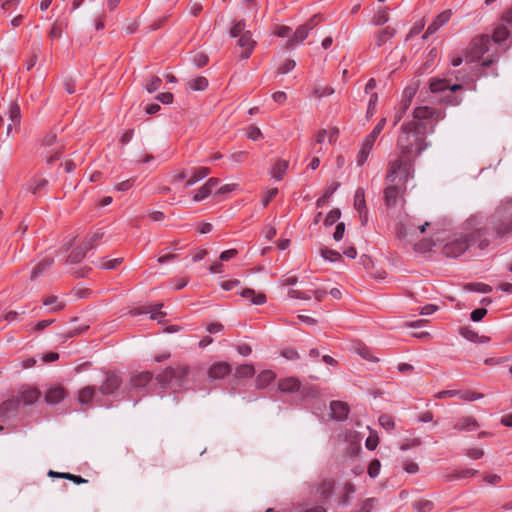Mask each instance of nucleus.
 I'll return each mask as SVG.
<instances>
[{
  "mask_svg": "<svg viewBox=\"0 0 512 512\" xmlns=\"http://www.w3.org/2000/svg\"><path fill=\"white\" fill-rule=\"evenodd\" d=\"M492 42L489 35L483 34L475 37L471 44L467 53V59L470 61H478L480 60L484 54L490 51Z\"/></svg>",
  "mask_w": 512,
  "mask_h": 512,
  "instance_id": "6",
  "label": "nucleus"
},
{
  "mask_svg": "<svg viewBox=\"0 0 512 512\" xmlns=\"http://www.w3.org/2000/svg\"><path fill=\"white\" fill-rule=\"evenodd\" d=\"M375 498H367L359 504L358 512H371L376 505Z\"/></svg>",
  "mask_w": 512,
  "mask_h": 512,
  "instance_id": "52",
  "label": "nucleus"
},
{
  "mask_svg": "<svg viewBox=\"0 0 512 512\" xmlns=\"http://www.w3.org/2000/svg\"><path fill=\"white\" fill-rule=\"evenodd\" d=\"M212 193L211 189L204 184L193 196V200L196 202L202 201Z\"/></svg>",
  "mask_w": 512,
  "mask_h": 512,
  "instance_id": "53",
  "label": "nucleus"
},
{
  "mask_svg": "<svg viewBox=\"0 0 512 512\" xmlns=\"http://www.w3.org/2000/svg\"><path fill=\"white\" fill-rule=\"evenodd\" d=\"M104 231L102 229H98L97 231L93 232L92 234L88 235L84 242L86 244H91V248L93 249L96 244L103 238Z\"/></svg>",
  "mask_w": 512,
  "mask_h": 512,
  "instance_id": "45",
  "label": "nucleus"
},
{
  "mask_svg": "<svg viewBox=\"0 0 512 512\" xmlns=\"http://www.w3.org/2000/svg\"><path fill=\"white\" fill-rule=\"evenodd\" d=\"M47 184H48V181L44 178H34L30 181V183L28 185V190L30 192H32L33 194H36Z\"/></svg>",
  "mask_w": 512,
  "mask_h": 512,
  "instance_id": "41",
  "label": "nucleus"
},
{
  "mask_svg": "<svg viewBox=\"0 0 512 512\" xmlns=\"http://www.w3.org/2000/svg\"><path fill=\"white\" fill-rule=\"evenodd\" d=\"M122 384L121 378L115 373H106L105 381L100 385L98 391L102 396L111 395L119 389Z\"/></svg>",
  "mask_w": 512,
  "mask_h": 512,
  "instance_id": "8",
  "label": "nucleus"
},
{
  "mask_svg": "<svg viewBox=\"0 0 512 512\" xmlns=\"http://www.w3.org/2000/svg\"><path fill=\"white\" fill-rule=\"evenodd\" d=\"M231 366L227 362L214 363L208 370L209 378L213 380L223 379L231 373Z\"/></svg>",
  "mask_w": 512,
  "mask_h": 512,
  "instance_id": "10",
  "label": "nucleus"
},
{
  "mask_svg": "<svg viewBox=\"0 0 512 512\" xmlns=\"http://www.w3.org/2000/svg\"><path fill=\"white\" fill-rule=\"evenodd\" d=\"M245 27L246 25L243 20L236 22L230 29V36L233 38L241 37V34L247 32V30H245Z\"/></svg>",
  "mask_w": 512,
  "mask_h": 512,
  "instance_id": "48",
  "label": "nucleus"
},
{
  "mask_svg": "<svg viewBox=\"0 0 512 512\" xmlns=\"http://www.w3.org/2000/svg\"><path fill=\"white\" fill-rule=\"evenodd\" d=\"M191 369L184 364H176L165 368L156 376V381L163 388L180 389L188 381Z\"/></svg>",
  "mask_w": 512,
  "mask_h": 512,
  "instance_id": "3",
  "label": "nucleus"
},
{
  "mask_svg": "<svg viewBox=\"0 0 512 512\" xmlns=\"http://www.w3.org/2000/svg\"><path fill=\"white\" fill-rule=\"evenodd\" d=\"M402 191V187L396 184L388 186L384 191V199L387 206L396 204L397 199Z\"/></svg>",
  "mask_w": 512,
  "mask_h": 512,
  "instance_id": "20",
  "label": "nucleus"
},
{
  "mask_svg": "<svg viewBox=\"0 0 512 512\" xmlns=\"http://www.w3.org/2000/svg\"><path fill=\"white\" fill-rule=\"evenodd\" d=\"M379 423L386 430H392L395 427L394 420L389 415H381L379 417Z\"/></svg>",
  "mask_w": 512,
  "mask_h": 512,
  "instance_id": "59",
  "label": "nucleus"
},
{
  "mask_svg": "<svg viewBox=\"0 0 512 512\" xmlns=\"http://www.w3.org/2000/svg\"><path fill=\"white\" fill-rule=\"evenodd\" d=\"M380 469H381L380 461L378 459H374L370 462V464L368 466V475L371 478H376L380 473Z\"/></svg>",
  "mask_w": 512,
  "mask_h": 512,
  "instance_id": "54",
  "label": "nucleus"
},
{
  "mask_svg": "<svg viewBox=\"0 0 512 512\" xmlns=\"http://www.w3.org/2000/svg\"><path fill=\"white\" fill-rule=\"evenodd\" d=\"M379 444V437L376 433L371 432L365 441V446L369 450H375Z\"/></svg>",
  "mask_w": 512,
  "mask_h": 512,
  "instance_id": "58",
  "label": "nucleus"
},
{
  "mask_svg": "<svg viewBox=\"0 0 512 512\" xmlns=\"http://www.w3.org/2000/svg\"><path fill=\"white\" fill-rule=\"evenodd\" d=\"M493 229L497 237L512 232V200L502 203L492 216Z\"/></svg>",
  "mask_w": 512,
  "mask_h": 512,
  "instance_id": "5",
  "label": "nucleus"
},
{
  "mask_svg": "<svg viewBox=\"0 0 512 512\" xmlns=\"http://www.w3.org/2000/svg\"><path fill=\"white\" fill-rule=\"evenodd\" d=\"M10 122L7 126V136L12 132L13 125H19L21 120L20 107L16 103H12L9 109Z\"/></svg>",
  "mask_w": 512,
  "mask_h": 512,
  "instance_id": "24",
  "label": "nucleus"
},
{
  "mask_svg": "<svg viewBox=\"0 0 512 512\" xmlns=\"http://www.w3.org/2000/svg\"><path fill=\"white\" fill-rule=\"evenodd\" d=\"M371 150L372 147H370L369 145L362 144L361 149L357 155V164L359 166H362L365 163Z\"/></svg>",
  "mask_w": 512,
  "mask_h": 512,
  "instance_id": "49",
  "label": "nucleus"
},
{
  "mask_svg": "<svg viewBox=\"0 0 512 512\" xmlns=\"http://www.w3.org/2000/svg\"><path fill=\"white\" fill-rule=\"evenodd\" d=\"M54 260L52 258H45L40 261L32 270L30 279L34 281L40 275H42L52 264Z\"/></svg>",
  "mask_w": 512,
  "mask_h": 512,
  "instance_id": "28",
  "label": "nucleus"
},
{
  "mask_svg": "<svg viewBox=\"0 0 512 512\" xmlns=\"http://www.w3.org/2000/svg\"><path fill=\"white\" fill-rule=\"evenodd\" d=\"M413 159L414 157H403L401 154L399 158L391 161L387 169L386 179L390 183H396L398 181L405 185L414 174Z\"/></svg>",
  "mask_w": 512,
  "mask_h": 512,
  "instance_id": "4",
  "label": "nucleus"
},
{
  "mask_svg": "<svg viewBox=\"0 0 512 512\" xmlns=\"http://www.w3.org/2000/svg\"><path fill=\"white\" fill-rule=\"evenodd\" d=\"M19 408L18 399H9L0 405V417L7 419L17 414Z\"/></svg>",
  "mask_w": 512,
  "mask_h": 512,
  "instance_id": "13",
  "label": "nucleus"
},
{
  "mask_svg": "<svg viewBox=\"0 0 512 512\" xmlns=\"http://www.w3.org/2000/svg\"><path fill=\"white\" fill-rule=\"evenodd\" d=\"M395 33L396 30L391 26H387L376 31L374 35L376 46L381 47L384 45L387 41L394 37Z\"/></svg>",
  "mask_w": 512,
  "mask_h": 512,
  "instance_id": "19",
  "label": "nucleus"
},
{
  "mask_svg": "<svg viewBox=\"0 0 512 512\" xmlns=\"http://www.w3.org/2000/svg\"><path fill=\"white\" fill-rule=\"evenodd\" d=\"M388 21H389V14L384 9L377 11L372 18L373 25H384Z\"/></svg>",
  "mask_w": 512,
  "mask_h": 512,
  "instance_id": "44",
  "label": "nucleus"
},
{
  "mask_svg": "<svg viewBox=\"0 0 512 512\" xmlns=\"http://www.w3.org/2000/svg\"><path fill=\"white\" fill-rule=\"evenodd\" d=\"M300 512H327V510L323 505L320 504L309 505L307 503H304L302 505Z\"/></svg>",
  "mask_w": 512,
  "mask_h": 512,
  "instance_id": "60",
  "label": "nucleus"
},
{
  "mask_svg": "<svg viewBox=\"0 0 512 512\" xmlns=\"http://www.w3.org/2000/svg\"><path fill=\"white\" fill-rule=\"evenodd\" d=\"M240 295L249 299L254 305H262L266 302V296L263 293H256L253 289L246 288L241 291Z\"/></svg>",
  "mask_w": 512,
  "mask_h": 512,
  "instance_id": "25",
  "label": "nucleus"
},
{
  "mask_svg": "<svg viewBox=\"0 0 512 512\" xmlns=\"http://www.w3.org/2000/svg\"><path fill=\"white\" fill-rule=\"evenodd\" d=\"M371 150L372 147H370L369 145L362 144L361 149L357 155V164L359 166H362L365 163Z\"/></svg>",
  "mask_w": 512,
  "mask_h": 512,
  "instance_id": "50",
  "label": "nucleus"
},
{
  "mask_svg": "<svg viewBox=\"0 0 512 512\" xmlns=\"http://www.w3.org/2000/svg\"><path fill=\"white\" fill-rule=\"evenodd\" d=\"M466 289L480 293H489L492 291V288L484 283H470L466 285Z\"/></svg>",
  "mask_w": 512,
  "mask_h": 512,
  "instance_id": "51",
  "label": "nucleus"
},
{
  "mask_svg": "<svg viewBox=\"0 0 512 512\" xmlns=\"http://www.w3.org/2000/svg\"><path fill=\"white\" fill-rule=\"evenodd\" d=\"M434 507V502L425 498H421L413 502V509L416 512H431Z\"/></svg>",
  "mask_w": 512,
  "mask_h": 512,
  "instance_id": "33",
  "label": "nucleus"
},
{
  "mask_svg": "<svg viewBox=\"0 0 512 512\" xmlns=\"http://www.w3.org/2000/svg\"><path fill=\"white\" fill-rule=\"evenodd\" d=\"M295 66H296V62L292 59H288L278 68L277 73L278 74H287L292 69H294Z\"/></svg>",
  "mask_w": 512,
  "mask_h": 512,
  "instance_id": "61",
  "label": "nucleus"
},
{
  "mask_svg": "<svg viewBox=\"0 0 512 512\" xmlns=\"http://www.w3.org/2000/svg\"><path fill=\"white\" fill-rule=\"evenodd\" d=\"M386 124V119L385 118H382L379 123L373 128L372 132L366 136L363 144L365 145H369L370 147L373 148L374 146V143L376 141V138L378 137V135L382 132L384 126Z\"/></svg>",
  "mask_w": 512,
  "mask_h": 512,
  "instance_id": "29",
  "label": "nucleus"
},
{
  "mask_svg": "<svg viewBox=\"0 0 512 512\" xmlns=\"http://www.w3.org/2000/svg\"><path fill=\"white\" fill-rule=\"evenodd\" d=\"M299 387H300V382L297 378H294V377L281 379L278 382L279 390L284 393L295 392L299 389Z\"/></svg>",
  "mask_w": 512,
  "mask_h": 512,
  "instance_id": "21",
  "label": "nucleus"
},
{
  "mask_svg": "<svg viewBox=\"0 0 512 512\" xmlns=\"http://www.w3.org/2000/svg\"><path fill=\"white\" fill-rule=\"evenodd\" d=\"M330 410L332 417L337 420L346 419L349 413V407L347 403L342 401H332L330 404Z\"/></svg>",
  "mask_w": 512,
  "mask_h": 512,
  "instance_id": "16",
  "label": "nucleus"
},
{
  "mask_svg": "<svg viewBox=\"0 0 512 512\" xmlns=\"http://www.w3.org/2000/svg\"><path fill=\"white\" fill-rule=\"evenodd\" d=\"M153 378V374L149 371H142L131 376L130 384L133 388L145 387Z\"/></svg>",
  "mask_w": 512,
  "mask_h": 512,
  "instance_id": "18",
  "label": "nucleus"
},
{
  "mask_svg": "<svg viewBox=\"0 0 512 512\" xmlns=\"http://www.w3.org/2000/svg\"><path fill=\"white\" fill-rule=\"evenodd\" d=\"M508 35H509V32H508L507 28L505 26L501 25L494 30V33L492 36V41L494 43L500 44L505 39H507Z\"/></svg>",
  "mask_w": 512,
  "mask_h": 512,
  "instance_id": "38",
  "label": "nucleus"
},
{
  "mask_svg": "<svg viewBox=\"0 0 512 512\" xmlns=\"http://www.w3.org/2000/svg\"><path fill=\"white\" fill-rule=\"evenodd\" d=\"M161 85V79L158 76H152L149 81H147L145 88L149 93H153L157 89H159Z\"/></svg>",
  "mask_w": 512,
  "mask_h": 512,
  "instance_id": "56",
  "label": "nucleus"
},
{
  "mask_svg": "<svg viewBox=\"0 0 512 512\" xmlns=\"http://www.w3.org/2000/svg\"><path fill=\"white\" fill-rule=\"evenodd\" d=\"M354 208L356 211L367 210L366 200H365V190L359 187L354 196Z\"/></svg>",
  "mask_w": 512,
  "mask_h": 512,
  "instance_id": "35",
  "label": "nucleus"
},
{
  "mask_svg": "<svg viewBox=\"0 0 512 512\" xmlns=\"http://www.w3.org/2000/svg\"><path fill=\"white\" fill-rule=\"evenodd\" d=\"M477 473H478L477 470L465 469V470L457 471V472H454V473L450 474L448 476V478H449V480L462 479V478H467V477L474 476Z\"/></svg>",
  "mask_w": 512,
  "mask_h": 512,
  "instance_id": "46",
  "label": "nucleus"
},
{
  "mask_svg": "<svg viewBox=\"0 0 512 512\" xmlns=\"http://www.w3.org/2000/svg\"><path fill=\"white\" fill-rule=\"evenodd\" d=\"M84 259V254L83 252H79L78 249H75L73 250L68 258H67V263H79L80 261H82Z\"/></svg>",
  "mask_w": 512,
  "mask_h": 512,
  "instance_id": "63",
  "label": "nucleus"
},
{
  "mask_svg": "<svg viewBox=\"0 0 512 512\" xmlns=\"http://www.w3.org/2000/svg\"><path fill=\"white\" fill-rule=\"evenodd\" d=\"M278 189L277 188H271L268 190L263 198V206L266 207L268 204L277 196Z\"/></svg>",
  "mask_w": 512,
  "mask_h": 512,
  "instance_id": "64",
  "label": "nucleus"
},
{
  "mask_svg": "<svg viewBox=\"0 0 512 512\" xmlns=\"http://www.w3.org/2000/svg\"><path fill=\"white\" fill-rule=\"evenodd\" d=\"M334 93V89L330 86L315 85L313 95L315 97L329 96Z\"/></svg>",
  "mask_w": 512,
  "mask_h": 512,
  "instance_id": "47",
  "label": "nucleus"
},
{
  "mask_svg": "<svg viewBox=\"0 0 512 512\" xmlns=\"http://www.w3.org/2000/svg\"><path fill=\"white\" fill-rule=\"evenodd\" d=\"M210 173V169L207 167H199L193 170V174L187 180L186 186H192L205 178Z\"/></svg>",
  "mask_w": 512,
  "mask_h": 512,
  "instance_id": "32",
  "label": "nucleus"
},
{
  "mask_svg": "<svg viewBox=\"0 0 512 512\" xmlns=\"http://www.w3.org/2000/svg\"><path fill=\"white\" fill-rule=\"evenodd\" d=\"M340 216H341L340 210L339 209H333V210H331L327 214V216H326V218L324 220V224L326 226H331L340 218Z\"/></svg>",
  "mask_w": 512,
  "mask_h": 512,
  "instance_id": "57",
  "label": "nucleus"
},
{
  "mask_svg": "<svg viewBox=\"0 0 512 512\" xmlns=\"http://www.w3.org/2000/svg\"><path fill=\"white\" fill-rule=\"evenodd\" d=\"M189 87L194 91H203L208 87V80L199 76L188 83Z\"/></svg>",
  "mask_w": 512,
  "mask_h": 512,
  "instance_id": "37",
  "label": "nucleus"
},
{
  "mask_svg": "<svg viewBox=\"0 0 512 512\" xmlns=\"http://www.w3.org/2000/svg\"><path fill=\"white\" fill-rule=\"evenodd\" d=\"M78 401L83 406H91L93 402L101 403L102 398L97 394L94 386H86L79 391Z\"/></svg>",
  "mask_w": 512,
  "mask_h": 512,
  "instance_id": "9",
  "label": "nucleus"
},
{
  "mask_svg": "<svg viewBox=\"0 0 512 512\" xmlns=\"http://www.w3.org/2000/svg\"><path fill=\"white\" fill-rule=\"evenodd\" d=\"M449 88L452 92L461 88L460 84H455L453 86L448 85V81L445 79H434L430 81V90L433 93L443 91Z\"/></svg>",
  "mask_w": 512,
  "mask_h": 512,
  "instance_id": "23",
  "label": "nucleus"
},
{
  "mask_svg": "<svg viewBox=\"0 0 512 512\" xmlns=\"http://www.w3.org/2000/svg\"><path fill=\"white\" fill-rule=\"evenodd\" d=\"M40 395L41 393L37 388L27 387L21 390L18 400L26 405H31L39 399Z\"/></svg>",
  "mask_w": 512,
  "mask_h": 512,
  "instance_id": "17",
  "label": "nucleus"
},
{
  "mask_svg": "<svg viewBox=\"0 0 512 512\" xmlns=\"http://www.w3.org/2000/svg\"><path fill=\"white\" fill-rule=\"evenodd\" d=\"M335 482L332 479H324L316 487V494L325 502L334 492Z\"/></svg>",
  "mask_w": 512,
  "mask_h": 512,
  "instance_id": "12",
  "label": "nucleus"
},
{
  "mask_svg": "<svg viewBox=\"0 0 512 512\" xmlns=\"http://www.w3.org/2000/svg\"><path fill=\"white\" fill-rule=\"evenodd\" d=\"M66 396V392L63 387L55 385L50 387L45 395V401L48 404H57L63 400Z\"/></svg>",
  "mask_w": 512,
  "mask_h": 512,
  "instance_id": "14",
  "label": "nucleus"
},
{
  "mask_svg": "<svg viewBox=\"0 0 512 512\" xmlns=\"http://www.w3.org/2000/svg\"><path fill=\"white\" fill-rule=\"evenodd\" d=\"M477 426V421L472 417H462L454 424V428L459 431L471 430Z\"/></svg>",
  "mask_w": 512,
  "mask_h": 512,
  "instance_id": "34",
  "label": "nucleus"
},
{
  "mask_svg": "<svg viewBox=\"0 0 512 512\" xmlns=\"http://www.w3.org/2000/svg\"><path fill=\"white\" fill-rule=\"evenodd\" d=\"M289 166V162L286 160H279L275 163V165L272 168L271 176L276 180H281Z\"/></svg>",
  "mask_w": 512,
  "mask_h": 512,
  "instance_id": "31",
  "label": "nucleus"
},
{
  "mask_svg": "<svg viewBox=\"0 0 512 512\" xmlns=\"http://www.w3.org/2000/svg\"><path fill=\"white\" fill-rule=\"evenodd\" d=\"M355 485L351 482H346L343 486L342 495L340 496V505L347 506L351 502V497L355 493Z\"/></svg>",
  "mask_w": 512,
  "mask_h": 512,
  "instance_id": "30",
  "label": "nucleus"
},
{
  "mask_svg": "<svg viewBox=\"0 0 512 512\" xmlns=\"http://www.w3.org/2000/svg\"><path fill=\"white\" fill-rule=\"evenodd\" d=\"M486 225L485 216L481 214L471 216L466 222L465 230L454 234L445 244L444 254L449 257H458L473 246L480 250L486 249L490 244Z\"/></svg>",
  "mask_w": 512,
  "mask_h": 512,
  "instance_id": "2",
  "label": "nucleus"
},
{
  "mask_svg": "<svg viewBox=\"0 0 512 512\" xmlns=\"http://www.w3.org/2000/svg\"><path fill=\"white\" fill-rule=\"evenodd\" d=\"M321 256L324 259L329 260L331 262L340 261L342 259V255L339 252L329 248H322Z\"/></svg>",
  "mask_w": 512,
  "mask_h": 512,
  "instance_id": "42",
  "label": "nucleus"
},
{
  "mask_svg": "<svg viewBox=\"0 0 512 512\" xmlns=\"http://www.w3.org/2000/svg\"><path fill=\"white\" fill-rule=\"evenodd\" d=\"M122 260H123L122 258H115V259H111V260H108L106 258H101L98 263V266L102 269L112 270V269H115L122 262Z\"/></svg>",
  "mask_w": 512,
  "mask_h": 512,
  "instance_id": "43",
  "label": "nucleus"
},
{
  "mask_svg": "<svg viewBox=\"0 0 512 512\" xmlns=\"http://www.w3.org/2000/svg\"><path fill=\"white\" fill-rule=\"evenodd\" d=\"M417 89H418V87L414 84L409 85L404 89L403 94H402V99L400 101V104H399V106L396 110L395 116H394V126L400 122L403 115L406 113V111L410 107V105L412 103V99L417 92Z\"/></svg>",
  "mask_w": 512,
  "mask_h": 512,
  "instance_id": "7",
  "label": "nucleus"
},
{
  "mask_svg": "<svg viewBox=\"0 0 512 512\" xmlns=\"http://www.w3.org/2000/svg\"><path fill=\"white\" fill-rule=\"evenodd\" d=\"M276 375L271 370H264L258 374L256 378V387L258 389H263L268 386L274 379Z\"/></svg>",
  "mask_w": 512,
  "mask_h": 512,
  "instance_id": "26",
  "label": "nucleus"
},
{
  "mask_svg": "<svg viewBox=\"0 0 512 512\" xmlns=\"http://www.w3.org/2000/svg\"><path fill=\"white\" fill-rule=\"evenodd\" d=\"M457 397L464 401H475L481 399L483 397V394L471 390H458Z\"/></svg>",
  "mask_w": 512,
  "mask_h": 512,
  "instance_id": "40",
  "label": "nucleus"
},
{
  "mask_svg": "<svg viewBox=\"0 0 512 512\" xmlns=\"http://www.w3.org/2000/svg\"><path fill=\"white\" fill-rule=\"evenodd\" d=\"M451 17L450 11H444L440 13L433 22L428 26L423 38H426L428 35L435 33L442 25L447 23Z\"/></svg>",
  "mask_w": 512,
  "mask_h": 512,
  "instance_id": "15",
  "label": "nucleus"
},
{
  "mask_svg": "<svg viewBox=\"0 0 512 512\" xmlns=\"http://www.w3.org/2000/svg\"><path fill=\"white\" fill-rule=\"evenodd\" d=\"M255 373L254 366L251 364H242L236 368L235 376L238 379L251 378Z\"/></svg>",
  "mask_w": 512,
  "mask_h": 512,
  "instance_id": "36",
  "label": "nucleus"
},
{
  "mask_svg": "<svg viewBox=\"0 0 512 512\" xmlns=\"http://www.w3.org/2000/svg\"><path fill=\"white\" fill-rule=\"evenodd\" d=\"M208 60V56L202 52L196 53L192 57V63L198 68L205 66L208 63Z\"/></svg>",
  "mask_w": 512,
  "mask_h": 512,
  "instance_id": "55",
  "label": "nucleus"
},
{
  "mask_svg": "<svg viewBox=\"0 0 512 512\" xmlns=\"http://www.w3.org/2000/svg\"><path fill=\"white\" fill-rule=\"evenodd\" d=\"M445 118V113L429 106H419L413 110V119L405 122L400 128L397 146L403 157H417L428 146L427 133L434 130L429 121L438 122Z\"/></svg>",
  "mask_w": 512,
  "mask_h": 512,
  "instance_id": "1",
  "label": "nucleus"
},
{
  "mask_svg": "<svg viewBox=\"0 0 512 512\" xmlns=\"http://www.w3.org/2000/svg\"><path fill=\"white\" fill-rule=\"evenodd\" d=\"M162 307L163 304H157L150 308L148 312L151 313V319L159 320L161 317L165 316V313L161 312Z\"/></svg>",
  "mask_w": 512,
  "mask_h": 512,
  "instance_id": "62",
  "label": "nucleus"
},
{
  "mask_svg": "<svg viewBox=\"0 0 512 512\" xmlns=\"http://www.w3.org/2000/svg\"><path fill=\"white\" fill-rule=\"evenodd\" d=\"M309 34V27L305 24L300 25L294 32L291 39L287 42V47L290 48L298 43L303 42Z\"/></svg>",
  "mask_w": 512,
  "mask_h": 512,
  "instance_id": "22",
  "label": "nucleus"
},
{
  "mask_svg": "<svg viewBox=\"0 0 512 512\" xmlns=\"http://www.w3.org/2000/svg\"><path fill=\"white\" fill-rule=\"evenodd\" d=\"M68 26L67 19H57L48 33L51 39H58L62 36L64 29Z\"/></svg>",
  "mask_w": 512,
  "mask_h": 512,
  "instance_id": "27",
  "label": "nucleus"
},
{
  "mask_svg": "<svg viewBox=\"0 0 512 512\" xmlns=\"http://www.w3.org/2000/svg\"><path fill=\"white\" fill-rule=\"evenodd\" d=\"M45 306H52V311L57 312L64 308V303L59 301L57 296H47L43 300Z\"/></svg>",
  "mask_w": 512,
  "mask_h": 512,
  "instance_id": "39",
  "label": "nucleus"
},
{
  "mask_svg": "<svg viewBox=\"0 0 512 512\" xmlns=\"http://www.w3.org/2000/svg\"><path fill=\"white\" fill-rule=\"evenodd\" d=\"M256 42L252 39V34L250 31H247L241 34L238 40V46L242 48L241 57L247 59L250 57Z\"/></svg>",
  "mask_w": 512,
  "mask_h": 512,
  "instance_id": "11",
  "label": "nucleus"
}]
</instances>
